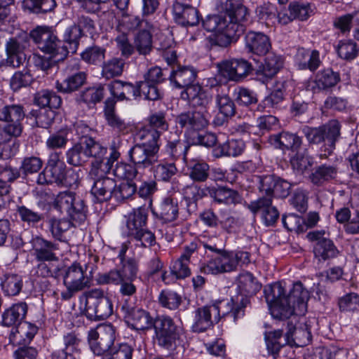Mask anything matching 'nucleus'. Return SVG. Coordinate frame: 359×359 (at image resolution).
<instances>
[{"label":"nucleus","instance_id":"nucleus-48","mask_svg":"<svg viewBox=\"0 0 359 359\" xmlns=\"http://www.w3.org/2000/svg\"><path fill=\"white\" fill-rule=\"evenodd\" d=\"M21 221L34 226L43 219V214L25 205H18L16 209Z\"/></svg>","mask_w":359,"mask_h":359},{"label":"nucleus","instance_id":"nucleus-58","mask_svg":"<svg viewBox=\"0 0 359 359\" xmlns=\"http://www.w3.org/2000/svg\"><path fill=\"white\" fill-rule=\"evenodd\" d=\"M337 51L341 58L352 60L357 56L358 48L356 43L353 41H341L337 45Z\"/></svg>","mask_w":359,"mask_h":359},{"label":"nucleus","instance_id":"nucleus-8","mask_svg":"<svg viewBox=\"0 0 359 359\" xmlns=\"http://www.w3.org/2000/svg\"><path fill=\"white\" fill-rule=\"evenodd\" d=\"M31 38L43 53L50 55L55 61L63 60L67 57L65 47L48 27H37L30 33Z\"/></svg>","mask_w":359,"mask_h":359},{"label":"nucleus","instance_id":"nucleus-43","mask_svg":"<svg viewBox=\"0 0 359 359\" xmlns=\"http://www.w3.org/2000/svg\"><path fill=\"white\" fill-rule=\"evenodd\" d=\"M81 36V31L79 28L76 27V23L67 28L63 36L65 45H62L63 47L66 48L67 55L69 53L73 54L76 52L79 43V39Z\"/></svg>","mask_w":359,"mask_h":359},{"label":"nucleus","instance_id":"nucleus-61","mask_svg":"<svg viewBox=\"0 0 359 359\" xmlns=\"http://www.w3.org/2000/svg\"><path fill=\"white\" fill-rule=\"evenodd\" d=\"M151 168L155 179L165 182L169 181L177 172L174 163H160Z\"/></svg>","mask_w":359,"mask_h":359},{"label":"nucleus","instance_id":"nucleus-16","mask_svg":"<svg viewBox=\"0 0 359 359\" xmlns=\"http://www.w3.org/2000/svg\"><path fill=\"white\" fill-rule=\"evenodd\" d=\"M233 259L232 251L219 250L218 255L211 258L202 270L205 273L213 275L230 273L236 270Z\"/></svg>","mask_w":359,"mask_h":359},{"label":"nucleus","instance_id":"nucleus-22","mask_svg":"<svg viewBox=\"0 0 359 359\" xmlns=\"http://www.w3.org/2000/svg\"><path fill=\"white\" fill-rule=\"evenodd\" d=\"M245 45L248 52L257 55H266L271 47L268 36L252 31L245 35Z\"/></svg>","mask_w":359,"mask_h":359},{"label":"nucleus","instance_id":"nucleus-35","mask_svg":"<svg viewBox=\"0 0 359 359\" xmlns=\"http://www.w3.org/2000/svg\"><path fill=\"white\" fill-rule=\"evenodd\" d=\"M156 213L166 222L175 221L179 214L177 199L170 196L165 197L158 205Z\"/></svg>","mask_w":359,"mask_h":359},{"label":"nucleus","instance_id":"nucleus-15","mask_svg":"<svg viewBox=\"0 0 359 359\" xmlns=\"http://www.w3.org/2000/svg\"><path fill=\"white\" fill-rule=\"evenodd\" d=\"M309 241L315 242L313 252L316 257L323 260L332 258L338 251L333 242L330 239L329 234L325 231H314L307 234Z\"/></svg>","mask_w":359,"mask_h":359},{"label":"nucleus","instance_id":"nucleus-56","mask_svg":"<svg viewBox=\"0 0 359 359\" xmlns=\"http://www.w3.org/2000/svg\"><path fill=\"white\" fill-rule=\"evenodd\" d=\"M283 336V331L280 330L270 332L265 336V340L268 352L276 358L281 348L286 344L285 341L281 343L280 339Z\"/></svg>","mask_w":359,"mask_h":359},{"label":"nucleus","instance_id":"nucleus-46","mask_svg":"<svg viewBox=\"0 0 359 359\" xmlns=\"http://www.w3.org/2000/svg\"><path fill=\"white\" fill-rule=\"evenodd\" d=\"M283 60L281 56L269 53L262 66V73L268 78L274 76L283 67Z\"/></svg>","mask_w":359,"mask_h":359},{"label":"nucleus","instance_id":"nucleus-19","mask_svg":"<svg viewBox=\"0 0 359 359\" xmlns=\"http://www.w3.org/2000/svg\"><path fill=\"white\" fill-rule=\"evenodd\" d=\"M125 313V318L131 326L137 330H144L153 327L154 320L149 313L142 309L130 307L128 303L123 304L121 307Z\"/></svg>","mask_w":359,"mask_h":359},{"label":"nucleus","instance_id":"nucleus-18","mask_svg":"<svg viewBox=\"0 0 359 359\" xmlns=\"http://www.w3.org/2000/svg\"><path fill=\"white\" fill-rule=\"evenodd\" d=\"M209 112L208 109H195L180 114L176 118V122L182 128L193 130H202L209 123Z\"/></svg>","mask_w":359,"mask_h":359},{"label":"nucleus","instance_id":"nucleus-39","mask_svg":"<svg viewBox=\"0 0 359 359\" xmlns=\"http://www.w3.org/2000/svg\"><path fill=\"white\" fill-rule=\"evenodd\" d=\"M238 285L241 292L245 294V297L249 301V298L247 296H252L255 294L262 287L261 284L256 280L253 275L249 272L241 273L238 276ZM249 303H250L249 302ZM248 304L247 306L249 305Z\"/></svg>","mask_w":359,"mask_h":359},{"label":"nucleus","instance_id":"nucleus-49","mask_svg":"<svg viewBox=\"0 0 359 359\" xmlns=\"http://www.w3.org/2000/svg\"><path fill=\"white\" fill-rule=\"evenodd\" d=\"M104 88L103 86L88 88L81 91L77 98L78 102H82L87 104H95L100 102L104 97Z\"/></svg>","mask_w":359,"mask_h":359},{"label":"nucleus","instance_id":"nucleus-26","mask_svg":"<svg viewBox=\"0 0 359 359\" xmlns=\"http://www.w3.org/2000/svg\"><path fill=\"white\" fill-rule=\"evenodd\" d=\"M107 87L114 99L116 97L119 100H129L139 97V82L133 85L129 82L114 80L109 83Z\"/></svg>","mask_w":359,"mask_h":359},{"label":"nucleus","instance_id":"nucleus-50","mask_svg":"<svg viewBox=\"0 0 359 359\" xmlns=\"http://www.w3.org/2000/svg\"><path fill=\"white\" fill-rule=\"evenodd\" d=\"M48 224L50 226V231L54 238L57 240H61L62 233L67 231L72 226H76L79 224L72 221L69 218L68 219H56L50 218L48 220Z\"/></svg>","mask_w":359,"mask_h":359},{"label":"nucleus","instance_id":"nucleus-60","mask_svg":"<svg viewBox=\"0 0 359 359\" xmlns=\"http://www.w3.org/2000/svg\"><path fill=\"white\" fill-rule=\"evenodd\" d=\"M297 153L291 158V164L294 169L303 172L312 166L313 162L307 150L296 151Z\"/></svg>","mask_w":359,"mask_h":359},{"label":"nucleus","instance_id":"nucleus-3","mask_svg":"<svg viewBox=\"0 0 359 359\" xmlns=\"http://www.w3.org/2000/svg\"><path fill=\"white\" fill-rule=\"evenodd\" d=\"M217 8L225 15L222 18L220 33H224L236 41L243 34L248 15L247 8L241 4V0H217Z\"/></svg>","mask_w":359,"mask_h":359},{"label":"nucleus","instance_id":"nucleus-30","mask_svg":"<svg viewBox=\"0 0 359 359\" xmlns=\"http://www.w3.org/2000/svg\"><path fill=\"white\" fill-rule=\"evenodd\" d=\"M205 190L208 191L210 197L219 204L236 205L242 201V197L237 191L225 187H219L217 189L207 188Z\"/></svg>","mask_w":359,"mask_h":359},{"label":"nucleus","instance_id":"nucleus-42","mask_svg":"<svg viewBox=\"0 0 359 359\" xmlns=\"http://www.w3.org/2000/svg\"><path fill=\"white\" fill-rule=\"evenodd\" d=\"M274 140L278 144L279 148L282 149H290L293 151H297L302 144V137L296 134L283 132L274 136Z\"/></svg>","mask_w":359,"mask_h":359},{"label":"nucleus","instance_id":"nucleus-6","mask_svg":"<svg viewBox=\"0 0 359 359\" xmlns=\"http://www.w3.org/2000/svg\"><path fill=\"white\" fill-rule=\"evenodd\" d=\"M53 206L56 210L66 215L68 218L77 224L83 223L86 219L87 208L85 202L74 192L69 191L60 192L55 197Z\"/></svg>","mask_w":359,"mask_h":359},{"label":"nucleus","instance_id":"nucleus-31","mask_svg":"<svg viewBox=\"0 0 359 359\" xmlns=\"http://www.w3.org/2000/svg\"><path fill=\"white\" fill-rule=\"evenodd\" d=\"M147 212L144 208L133 210L128 214L126 220V228L128 236H137V233L146 228Z\"/></svg>","mask_w":359,"mask_h":359},{"label":"nucleus","instance_id":"nucleus-9","mask_svg":"<svg viewBox=\"0 0 359 359\" xmlns=\"http://www.w3.org/2000/svg\"><path fill=\"white\" fill-rule=\"evenodd\" d=\"M86 315L93 320H104L113 313V305L104 292L98 288L92 289L85 293Z\"/></svg>","mask_w":359,"mask_h":359},{"label":"nucleus","instance_id":"nucleus-14","mask_svg":"<svg viewBox=\"0 0 359 359\" xmlns=\"http://www.w3.org/2000/svg\"><path fill=\"white\" fill-rule=\"evenodd\" d=\"M221 74L231 81H238L252 71V65L244 59L224 60L217 64Z\"/></svg>","mask_w":359,"mask_h":359},{"label":"nucleus","instance_id":"nucleus-62","mask_svg":"<svg viewBox=\"0 0 359 359\" xmlns=\"http://www.w3.org/2000/svg\"><path fill=\"white\" fill-rule=\"evenodd\" d=\"M339 310L342 312H354L359 310V295L351 292L341 297L338 300Z\"/></svg>","mask_w":359,"mask_h":359},{"label":"nucleus","instance_id":"nucleus-41","mask_svg":"<svg viewBox=\"0 0 359 359\" xmlns=\"http://www.w3.org/2000/svg\"><path fill=\"white\" fill-rule=\"evenodd\" d=\"M245 144L242 140H231L226 142L219 144L215 149V156H237L241 154L244 150Z\"/></svg>","mask_w":359,"mask_h":359},{"label":"nucleus","instance_id":"nucleus-1","mask_svg":"<svg viewBox=\"0 0 359 359\" xmlns=\"http://www.w3.org/2000/svg\"><path fill=\"white\" fill-rule=\"evenodd\" d=\"M264 292L274 318L287 320L295 313L302 314L306 311L309 294L301 282L294 283L287 294L280 283L266 285Z\"/></svg>","mask_w":359,"mask_h":359},{"label":"nucleus","instance_id":"nucleus-53","mask_svg":"<svg viewBox=\"0 0 359 359\" xmlns=\"http://www.w3.org/2000/svg\"><path fill=\"white\" fill-rule=\"evenodd\" d=\"M189 170V175L194 182H203L208 178L209 165L204 161H194Z\"/></svg>","mask_w":359,"mask_h":359},{"label":"nucleus","instance_id":"nucleus-38","mask_svg":"<svg viewBox=\"0 0 359 359\" xmlns=\"http://www.w3.org/2000/svg\"><path fill=\"white\" fill-rule=\"evenodd\" d=\"M86 79V74L83 72H79L69 76L62 82L57 81L55 83V88L60 93H71L82 86Z\"/></svg>","mask_w":359,"mask_h":359},{"label":"nucleus","instance_id":"nucleus-23","mask_svg":"<svg viewBox=\"0 0 359 359\" xmlns=\"http://www.w3.org/2000/svg\"><path fill=\"white\" fill-rule=\"evenodd\" d=\"M181 98L188 100L193 107H199V110L208 109L212 100L211 95L198 83L188 88L187 90H183L181 93Z\"/></svg>","mask_w":359,"mask_h":359},{"label":"nucleus","instance_id":"nucleus-34","mask_svg":"<svg viewBox=\"0 0 359 359\" xmlns=\"http://www.w3.org/2000/svg\"><path fill=\"white\" fill-rule=\"evenodd\" d=\"M339 81V73L334 72L331 69H326L318 73L315 81L312 83L311 88L314 92L316 90H328L336 86Z\"/></svg>","mask_w":359,"mask_h":359},{"label":"nucleus","instance_id":"nucleus-28","mask_svg":"<svg viewBox=\"0 0 359 359\" xmlns=\"http://www.w3.org/2000/svg\"><path fill=\"white\" fill-rule=\"evenodd\" d=\"M27 312V305L25 302H20L12 305L2 314V325L6 327H13L15 330L24 322Z\"/></svg>","mask_w":359,"mask_h":359},{"label":"nucleus","instance_id":"nucleus-20","mask_svg":"<svg viewBox=\"0 0 359 359\" xmlns=\"http://www.w3.org/2000/svg\"><path fill=\"white\" fill-rule=\"evenodd\" d=\"M248 208L254 214L262 211V218L266 226L273 225L279 217V212L276 207L272 205L270 197H260L256 201H251Z\"/></svg>","mask_w":359,"mask_h":359},{"label":"nucleus","instance_id":"nucleus-40","mask_svg":"<svg viewBox=\"0 0 359 359\" xmlns=\"http://www.w3.org/2000/svg\"><path fill=\"white\" fill-rule=\"evenodd\" d=\"M116 100L109 97L104 102V116L107 123L114 129L121 132L126 128V123L115 113Z\"/></svg>","mask_w":359,"mask_h":359},{"label":"nucleus","instance_id":"nucleus-5","mask_svg":"<svg viewBox=\"0 0 359 359\" xmlns=\"http://www.w3.org/2000/svg\"><path fill=\"white\" fill-rule=\"evenodd\" d=\"M154 339L158 346L173 351L182 346L183 328L177 325L174 320L168 316H159L154 319L153 325Z\"/></svg>","mask_w":359,"mask_h":359},{"label":"nucleus","instance_id":"nucleus-4","mask_svg":"<svg viewBox=\"0 0 359 359\" xmlns=\"http://www.w3.org/2000/svg\"><path fill=\"white\" fill-rule=\"evenodd\" d=\"M160 135L161 131L151 126H144L137 131V139L142 141V143L136 144L131 148L137 162L155 164L158 161Z\"/></svg>","mask_w":359,"mask_h":359},{"label":"nucleus","instance_id":"nucleus-63","mask_svg":"<svg viewBox=\"0 0 359 359\" xmlns=\"http://www.w3.org/2000/svg\"><path fill=\"white\" fill-rule=\"evenodd\" d=\"M85 150L88 156L93 157L95 160H100L107 153V149L103 147L100 143L95 142L90 137H86L83 140Z\"/></svg>","mask_w":359,"mask_h":359},{"label":"nucleus","instance_id":"nucleus-52","mask_svg":"<svg viewBox=\"0 0 359 359\" xmlns=\"http://www.w3.org/2000/svg\"><path fill=\"white\" fill-rule=\"evenodd\" d=\"M22 287V278L17 274H8L1 283V288L8 296H15L19 294Z\"/></svg>","mask_w":359,"mask_h":359},{"label":"nucleus","instance_id":"nucleus-21","mask_svg":"<svg viewBox=\"0 0 359 359\" xmlns=\"http://www.w3.org/2000/svg\"><path fill=\"white\" fill-rule=\"evenodd\" d=\"M63 283L66 287L72 290H83L90 286V279L85 275V272L78 263H73L65 269L63 274Z\"/></svg>","mask_w":359,"mask_h":359},{"label":"nucleus","instance_id":"nucleus-25","mask_svg":"<svg viewBox=\"0 0 359 359\" xmlns=\"http://www.w3.org/2000/svg\"><path fill=\"white\" fill-rule=\"evenodd\" d=\"M32 245L38 261L58 262V257L54 252L58 249L56 244L36 236L32 240Z\"/></svg>","mask_w":359,"mask_h":359},{"label":"nucleus","instance_id":"nucleus-55","mask_svg":"<svg viewBox=\"0 0 359 359\" xmlns=\"http://www.w3.org/2000/svg\"><path fill=\"white\" fill-rule=\"evenodd\" d=\"M34 81L29 71L24 69L14 73L10 79V86L13 91H18L22 88L29 86Z\"/></svg>","mask_w":359,"mask_h":359},{"label":"nucleus","instance_id":"nucleus-10","mask_svg":"<svg viewBox=\"0 0 359 359\" xmlns=\"http://www.w3.org/2000/svg\"><path fill=\"white\" fill-rule=\"evenodd\" d=\"M25 116L24 108L20 104L0 106V121L6 123L2 131L9 137H18L23 130L22 121Z\"/></svg>","mask_w":359,"mask_h":359},{"label":"nucleus","instance_id":"nucleus-17","mask_svg":"<svg viewBox=\"0 0 359 359\" xmlns=\"http://www.w3.org/2000/svg\"><path fill=\"white\" fill-rule=\"evenodd\" d=\"M81 339L74 332L65 334L52 353V359H76L80 353Z\"/></svg>","mask_w":359,"mask_h":359},{"label":"nucleus","instance_id":"nucleus-33","mask_svg":"<svg viewBox=\"0 0 359 359\" xmlns=\"http://www.w3.org/2000/svg\"><path fill=\"white\" fill-rule=\"evenodd\" d=\"M295 60L300 69H309L311 72L316 70L320 64L318 51H309L303 48L298 49Z\"/></svg>","mask_w":359,"mask_h":359},{"label":"nucleus","instance_id":"nucleus-2","mask_svg":"<svg viewBox=\"0 0 359 359\" xmlns=\"http://www.w3.org/2000/svg\"><path fill=\"white\" fill-rule=\"evenodd\" d=\"M248 304L249 300L243 298L236 306H233V300L231 299L226 302L222 301L210 306L200 307L196 310L193 330L198 332H204L214 323H217L221 317L226 316L232 318L236 322L244 316L245 308Z\"/></svg>","mask_w":359,"mask_h":359},{"label":"nucleus","instance_id":"nucleus-45","mask_svg":"<svg viewBox=\"0 0 359 359\" xmlns=\"http://www.w3.org/2000/svg\"><path fill=\"white\" fill-rule=\"evenodd\" d=\"M22 6L33 13H46L52 11L56 6L55 0H23Z\"/></svg>","mask_w":359,"mask_h":359},{"label":"nucleus","instance_id":"nucleus-37","mask_svg":"<svg viewBox=\"0 0 359 359\" xmlns=\"http://www.w3.org/2000/svg\"><path fill=\"white\" fill-rule=\"evenodd\" d=\"M153 25L148 29L138 31L134 36L133 44L135 50L140 55H147L151 53L153 48L152 34Z\"/></svg>","mask_w":359,"mask_h":359},{"label":"nucleus","instance_id":"nucleus-47","mask_svg":"<svg viewBox=\"0 0 359 359\" xmlns=\"http://www.w3.org/2000/svg\"><path fill=\"white\" fill-rule=\"evenodd\" d=\"M69 129L63 128L51 133L46 140V146L50 150L65 148L68 142Z\"/></svg>","mask_w":359,"mask_h":359},{"label":"nucleus","instance_id":"nucleus-24","mask_svg":"<svg viewBox=\"0 0 359 359\" xmlns=\"http://www.w3.org/2000/svg\"><path fill=\"white\" fill-rule=\"evenodd\" d=\"M197 77V72L195 69L189 66H177L176 69H173L170 75V80L177 88H184L187 90L188 88L194 86V83Z\"/></svg>","mask_w":359,"mask_h":359},{"label":"nucleus","instance_id":"nucleus-36","mask_svg":"<svg viewBox=\"0 0 359 359\" xmlns=\"http://www.w3.org/2000/svg\"><path fill=\"white\" fill-rule=\"evenodd\" d=\"M37 328L29 323L24 322L15 330L12 329L9 339L12 344L29 342L36 334Z\"/></svg>","mask_w":359,"mask_h":359},{"label":"nucleus","instance_id":"nucleus-11","mask_svg":"<svg viewBox=\"0 0 359 359\" xmlns=\"http://www.w3.org/2000/svg\"><path fill=\"white\" fill-rule=\"evenodd\" d=\"M116 339V330L111 324H104L88 332V340L94 354L102 355L109 350Z\"/></svg>","mask_w":359,"mask_h":359},{"label":"nucleus","instance_id":"nucleus-51","mask_svg":"<svg viewBox=\"0 0 359 359\" xmlns=\"http://www.w3.org/2000/svg\"><path fill=\"white\" fill-rule=\"evenodd\" d=\"M111 0H76L85 11L89 13L105 14L109 11Z\"/></svg>","mask_w":359,"mask_h":359},{"label":"nucleus","instance_id":"nucleus-57","mask_svg":"<svg viewBox=\"0 0 359 359\" xmlns=\"http://www.w3.org/2000/svg\"><path fill=\"white\" fill-rule=\"evenodd\" d=\"M125 65V62L121 58L114 57L105 62L102 67V75L109 79L120 76Z\"/></svg>","mask_w":359,"mask_h":359},{"label":"nucleus","instance_id":"nucleus-29","mask_svg":"<svg viewBox=\"0 0 359 359\" xmlns=\"http://www.w3.org/2000/svg\"><path fill=\"white\" fill-rule=\"evenodd\" d=\"M100 175L94 182L91 194L98 201L102 202L114 196L116 182L110 177L102 176L101 174Z\"/></svg>","mask_w":359,"mask_h":359},{"label":"nucleus","instance_id":"nucleus-32","mask_svg":"<svg viewBox=\"0 0 359 359\" xmlns=\"http://www.w3.org/2000/svg\"><path fill=\"white\" fill-rule=\"evenodd\" d=\"M337 172L336 166L323 164L314 168L309 179L313 184L320 187L335 179Z\"/></svg>","mask_w":359,"mask_h":359},{"label":"nucleus","instance_id":"nucleus-54","mask_svg":"<svg viewBox=\"0 0 359 359\" xmlns=\"http://www.w3.org/2000/svg\"><path fill=\"white\" fill-rule=\"evenodd\" d=\"M216 106L221 114L226 118H231L236 114L233 101L226 94H217L215 97Z\"/></svg>","mask_w":359,"mask_h":359},{"label":"nucleus","instance_id":"nucleus-27","mask_svg":"<svg viewBox=\"0 0 359 359\" xmlns=\"http://www.w3.org/2000/svg\"><path fill=\"white\" fill-rule=\"evenodd\" d=\"M133 149H130L129 151V156L131 161L134 165L128 163H117L116 168L114 170V175L119 178H126L128 180H132L135 178L139 173H141L147 168H150L153 166V163L148 164L147 163H138L135 160L133 156Z\"/></svg>","mask_w":359,"mask_h":359},{"label":"nucleus","instance_id":"nucleus-59","mask_svg":"<svg viewBox=\"0 0 359 359\" xmlns=\"http://www.w3.org/2000/svg\"><path fill=\"white\" fill-rule=\"evenodd\" d=\"M122 266L118 269L122 280H135L137 278L138 264L133 258H128L126 260L121 259Z\"/></svg>","mask_w":359,"mask_h":359},{"label":"nucleus","instance_id":"nucleus-13","mask_svg":"<svg viewBox=\"0 0 359 359\" xmlns=\"http://www.w3.org/2000/svg\"><path fill=\"white\" fill-rule=\"evenodd\" d=\"M29 46L27 37H13L6 43V59L1 65L18 68L26 60L25 50Z\"/></svg>","mask_w":359,"mask_h":359},{"label":"nucleus","instance_id":"nucleus-12","mask_svg":"<svg viewBox=\"0 0 359 359\" xmlns=\"http://www.w3.org/2000/svg\"><path fill=\"white\" fill-rule=\"evenodd\" d=\"M46 168L53 183L64 187H77L79 184V176L77 173L72 172L68 177H66V166L60 159L59 153L53 152L50 154Z\"/></svg>","mask_w":359,"mask_h":359},{"label":"nucleus","instance_id":"nucleus-64","mask_svg":"<svg viewBox=\"0 0 359 359\" xmlns=\"http://www.w3.org/2000/svg\"><path fill=\"white\" fill-rule=\"evenodd\" d=\"M285 84L278 83L275 89L263 101L266 108H277L284 99Z\"/></svg>","mask_w":359,"mask_h":359},{"label":"nucleus","instance_id":"nucleus-44","mask_svg":"<svg viewBox=\"0 0 359 359\" xmlns=\"http://www.w3.org/2000/svg\"><path fill=\"white\" fill-rule=\"evenodd\" d=\"M67 162L74 166H81L88 161L83 141L74 144L66 152Z\"/></svg>","mask_w":359,"mask_h":359},{"label":"nucleus","instance_id":"nucleus-7","mask_svg":"<svg viewBox=\"0 0 359 359\" xmlns=\"http://www.w3.org/2000/svg\"><path fill=\"white\" fill-rule=\"evenodd\" d=\"M340 130L339 122L336 119H332L318 127L304 126L302 130L306 140L311 144L327 142L330 148L328 153L330 154L340 137Z\"/></svg>","mask_w":359,"mask_h":359}]
</instances>
